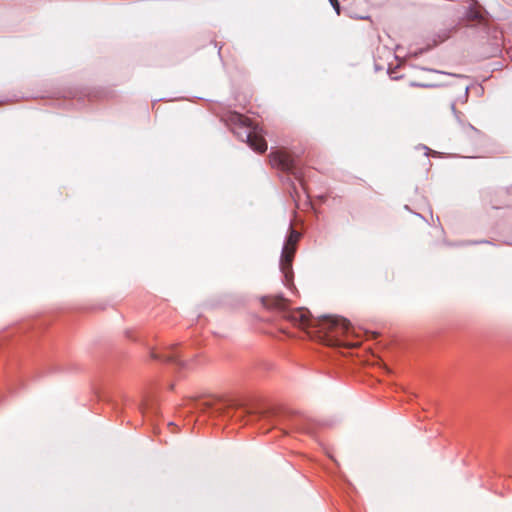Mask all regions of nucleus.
<instances>
[{
    "mask_svg": "<svg viewBox=\"0 0 512 512\" xmlns=\"http://www.w3.org/2000/svg\"><path fill=\"white\" fill-rule=\"evenodd\" d=\"M463 20L470 26L476 25H489V17L484 8L479 4V2H473L470 7L467 9Z\"/></svg>",
    "mask_w": 512,
    "mask_h": 512,
    "instance_id": "4",
    "label": "nucleus"
},
{
    "mask_svg": "<svg viewBox=\"0 0 512 512\" xmlns=\"http://www.w3.org/2000/svg\"><path fill=\"white\" fill-rule=\"evenodd\" d=\"M268 158L271 167L290 173L301 180L302 172L297 158L289 150L286 148L272 149Z\"/></svg>",
    "mask_w": 512,
    "mask_h": 512,
    "instance_id": "2",
    "label": "nucleus"
},
{
    "mask_svg": "<svg viewBox=\"0 0 512 512\" xmlns=\"http://www.w3.org/2000/svg\"><path fill=\"white\" fill-rule=\"evenodd\" d=\"M230 119L235 123H239L246 129V141L254 151L264 153L267 150V142L264 139L261 127L258 125H252L250 119L240 113H232Z\"/></svg>",
    "mask_w": 512,
    "mask_h": 512,
    "instance_id": "1",
    "label": "nucleus"
},
{
    "mask_svg": "<svg viewBox=\"0 0 512 512\" xmlns=\"http://www.w3.org/2000/svg\"><path fill=\"white\" fill-rule=\"evenodd\" d=\"M312 327L319 328V331L325 334L335 333L336 335H343L348 333L350 329V322L342 317L325 316L315 319Z\"/></svg>",
    "mask_w": 512,
    "mask_h": 512,
    "instance_id": "3",
    "label": "nucleus"
},
{
    "mask_svg": "<svg viewBox=\"0 0 512 512\" xmlns=\"http://www.w3.org/2000/svg\"><path fill=\"white\" fill-rule=\"evenodd\" d=\"M286 317L302 329H308L314 325L315 319L311 318L309 310L305 308L289 311Z\"/></svg>",
    "mask_w": 512,
    "mask_h": 512,
    "instance_id": "5",
    "label": "nucleus"
},
{
    "mask_svg": "<svg viewBox=\"0 0 512 512\" xmlns=\"http://www.w3.org/2000/svg\"><path fill=\"white\" fill-rule=\"evenodd\" d=\"M165 360L168 362L179 363L178 356L174 354L166 356Z\"/></svg>",
    "mask_w": 512,
    "mask_h": 512,
    "instance_id": "9",
    "label": "nucleus"
},
{
    "mask_svg": "<svg viewBox=\"0 0 512 512\" xmlns=\"http://www.w3.org/2000/svg\"><path fill=\"white\" fill-rule=\"evenodd\" d=\"M331 4L334 7V9L336 10L337 14H340L339 2L335 1V2H331Z\"/></svg>",
    "mask_w": 512,
    "mask_h": 512,
    "instance_id": "10",
    "label": "nucleus"
},
{
    "mask_svg": "<svg viewBox=\"0 0 512 512\" xmlns=\"http://www.w3.org/2000/svg\"><path fill=\"white\" fill-rule=\"evenodd\" d=\"M354 17H356V18H364V16L358 15V14H355Z\"/></svg>",
    "mask_w": 512,
    "mask_h": 512,
    "instance_id": "11",
    "label": "nucleus"
},
{
    "mask_svg": "<svg viewBox=\"0 0 512 512\" xmlns=\"http://www.w3.org/2000/svg\"><path fill=\"white\" fill-rule=\"evenodd\" d=\"M296 253V248L284 245L280 268L287 282H290L293 276L292 262Z\"/></svg>",
    "mask_w": 512,
    "mask_h": 512,
    "instance_id": "6",
    "label": "nucleus"
},
{
    "mask_svg": "<svg viewBox=\"0 0 512 512\" xmlns=\"http://www.w3.org/2000/svg\"><path fill=\"white\" fill-rule=\"evenodd\" d=\"M300 237H301V234L299 232H297L294 229H291L290 230V234L288 236V239H287L285 245L289 246V247L296 248L297 247V243L300 240Z\"/></svg>",
    "mask_w": 512,
    "mask_h": 512,
    "instance_id": "8",
    "label": "nucleus"
},
{
    "mask_svg": "<svg viewBox=\"0 0 512 512\" xmlns=\"http://www.w3.org/2000/svg\"><path fill=\"white\" fill-rule=\"evenodd\" d=\"M262 303L266 308L285 310L288 306V300L282 296H267L262 298Z\"/></svg>",
    "mask_w": 512,
    "mask_h": 512,
    "instance_id": "7",
    "label": "nucleus"
}]
</instances>
